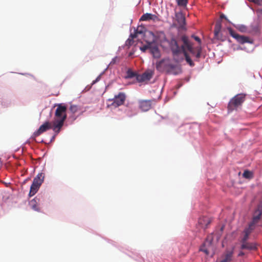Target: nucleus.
<instances>
[{
  "label": "nucleus",
  "instance_id": "nucleus-37",
  "mask_svg": "<svg viewBox=\"0 0 262 262\" xmlns=\"http://www.w3.org/2000/svg\"><path fill=\"white\" fill-rule=\"evenodd\" d=\"M54 133H55V134H54V135L53 136V137H52V140H54V139H55V137L57 136V135H55V132H54Z\"/></svg>",
  "mask_w": 262,
  "mask_h": 262
},
{
  "label": "nucleus",
  "instance_id": "nucleus-23",
  "mask_svg": "<svg viewBox=\"0 0 262 262\" xmlns=\"http://www.w3.org/2000/svg\"><path fill=\"white\" fill-rule=\"evenodd\" d=\"M143 32L142 30H140L139 29H137L136 30V32L134 34H132L130 35V37L132 38L131 39H128V40L129 41V45H131L132 43L131 42H133V39L136 37H137V34H142Z\"/></svg>",
  "mask_w": 262,
  "mask_h": 262
},
{
  "label": "nucleus",
  "instance_id": "nucleus-35",
  "mask_svg": "<svg viewBox=\"0 0 262 262\" xmlns=\"http://www.w3.org/2000/svg\"><path fill=\"white\" fill-rule=\"evenodd\" d=\"M117 59V57H115V58L113 59L112 61L111 62V64L114 63Z\"/></svg>",
  "mask_w": 262,
  "mask_h": 262
},
{
  "label": "nucleus",
  "instance_id": "nucleus-2",
  "mask_svg": "<svg viewBox=\"0 0 262 262\" xmlns=\"http://www.w3.org/2000/svg\"><path fill=\"white\" fill-rule=\"evenodd\" d=\"M57 108L55 113V118L53 121V130L57 135L62 128L64 122L67 118V107L63 104L60 103L56 105Z\"/></svg>",
  "mask_w": 262,
  "mask_h": 262
},
{
  "label": "nucleus",
  "instance_id": "nucleus-22",
  "mask_svg": "<svg viewBox=\"0 0 262 262\" xmlns=\"http://www.w3.org/2000/svg\"><path fill=\"white\" fill-rule=\"evenodd\" d=\"M232 255L233 252L232 251L228 252L225 255V258L221 262H230L232 260Z\"/></svg>",
  "mask_w": 262,
  "mask_h": 262
},
{
  "label": "nucleus",
  "instance_id": "nucleus-19",
  "mask_svg": "<svg viewBox=\"0 0 262 262\" xmlns=\"http://www.w3.org/2000/svg\"><path fill=\"white\" fill-rule=\"evenodd\" d=\"M39 199L37 197L32 199L29 202V205L30 207L34 210L39 211V208L38 207Z\"/></svg>",
  "mask_w": 262,
  "mask_h": 262
},
{
  "label": "nucleus",
  "instance_id": "nucleus-20",
  "mask_svg": "<svg viewBox=\"0 0 262 262\" xmlns=\"http://www.w3.org/2000/svg\"><path fill=\"white\" fill-rule=\"evenodd\" d=\"M150 52L154 58H159L160 57V52L157 46L152 45Z\"/></svg>",
  "mask_w": 262,
  "mask_h": 262
},
{
  "label": "nucleus",
  "instance_id": "nucleus-15",
  "mask_svg": "<svg viewBox=\"0 0 262 262\" xmlns=\"http://www.w3.org/2000/svg\"><path fill=\"white\" fill-rule=\"evenodd\" d=\"M254 228V227L252 226V225H249V227L244 230V235L241 241L242 243L247 242L249 238V235L251 234Z\"/></svg>",
  "mask_w": 262,
  "mask_h": 262
},
{
  "label": "nucleus",
  "instance_id": "nucleus-6",
  "mask_svg": "<svg viewBox=\"0 0 262 262\" xmlns=\"http://www.w3.org/2000/svg\"><path fill=\"white\" fill-rule=\"evenodd\" d=\"M228 30L230 35L235 38L238 43L241 44H244L245 43H253V40L249 37L238 34L231 28H228Z\"/></svg>",
  "mask_w": 262,
  "mask_h": 262
},
{
  "label": "nucleus",
  "instance_id": "nucleus-26",
  "mask_svg": "<svg viewBox=\"0 0 262 262\" xmlns=\"http://www.w3.org/2000/svg\"><path fill=\"white\" fill-rule=\"evenodd\" d=\"M243 176L246 179H250L252 178V173L249 170H245Z\"/></svg>",
  "mask_w": 262,
  "mask_h": 262
},
{
  "label": "nucleus",
  "instance_id": "nucleus-32",
  "mask_svg": "<svg viewBox=\"0 0 262 262\" xmlns=\"http://www.w3.org/2000/svg\"><path fill=\"white\" fill-rule=\"evenodd\" d=\"M248 1L250 2H252L254 4H258L259 2V0H248Z\"/></svg>",
  "mask_w": 262,
  "mask_h": 262
},
{
  "label": "nucleus",
  "instance_id": "nucleus-31",
  "mask_svg": "<svg viewBox=\"0 0 262 262\" xmlns=\"http://www.w3.org/2000/svg\"><path fill=\"white\" fill-rule=\"evenodd\" d=\"M192 37H193V38H194V39L196 41H198L199 43H201V39H200L199 37H198V36H192Z\"/></svg>",
  "mask_w": 262,
  "mask_h": 262
},
{
  "label": "nucleus",
  "instance_id": "nucleus-21",
  "mask_svg": "<svg viewBox=\"0 0 262 262\" xmlns=\"http://www.w3.org/2000/svg\"><path fill=\"white\" fill-rule=\"evenodd\" d=\"M157 17L154 14L151 13H145L142 15L141 17L140 20V21H148L149 20H155Z\"/></svg>",
  "mask_w": 262,
  "mask_h": 262
},
{
  "label": "nucleus",
  "instance_id": "nucleus-1",
  "mask_svg": "<svg viewBox=\"0 0 262 262\" xmlns=\"http://www.w3.org/2000/svg\"><path fill=\"white\" fill-rule=\"evenodd\" d=\"M166 40L169 45L174 57L178 56L181 53H183L187 63L191 67L194 66L187 51H189L192 54H194L195 51L193 44L190 41L187 36L185 35H182L178 40H177L174 37L171 38L169 40Z\"/></svg>",
  "mask_w": 262,
  "mask_h": 262
},
{
  "label": "nucleus",
  "instance_id": "nucleus-30",
  "mask_svg": "<svg viewBox=\"0 0 262 262\" xmlns=\"http://www.w3.org/2000/svg\"><path fill=\"white\" fill-rule=\"evenodd\" d=\"M78 108L76 105H71L70 107V111L73 114L77 112Z\"/></svg>",
  "mask_w": 262,
  "mask_h": 262
},
{
  "label": "nucleus",
  "instance_id": "nucleus-12",
  "mask_svg": "<svg viewBox=\"0 0 262 262\" xmlns=\"http://www.w3.org/2000/svg\"><path fill=\"white\" fill-rule=\"evenodd\" d=\"M152 74L151 71H146L142 74H138L136 76V79L140 82L148 81L151 78Z\"/></svg>",
  "mask_w": 262,
  "mask_h": 262
},
{
  "label": "nucleus",
  "instance_id": "nucleus-27",
  "mask_svg": "<svg viewBox=\"0 0 262 262\" xmlns=\"http://www.w3.org/2000/svg\"><path fill=\"white\" fill-rule=\"evenodd\" d=\"M138 74H136L135 72H133L131 70H128L127 72V76L126 77L128 78H133L134 77H136V76Z\"/></svg>",
  "mask_w": 262,
  "mask_h": 262
},
{
  "label": "nucleus",
  "instance_id": "nucleus-25",
  "mask_svg": "<svg viewBox=\"0 0 262 262\" xmlns=\"http://www.w3.org/2000/svg\"><path fill=\"white\" fill-rule=\"evenodd\" d=\"M195 51V54H193L196 58H199L201 56V54L202 52V48L201 47H197L195 49L194 48Z\"/></svg>",
  "mask_w": 262,
  "mask_h": 262
},
{
  "label": "nucleus",
  "instance_id": "nucleus-8",
  "mask_svg": "<svg viewBox=\"0 0 262 262\" xmlns=\"http://www.w3.org/2000/svg\"><path fill=\"white\" fill-rule=\"evenodd\" d=\"M52 127L53 122H50L49 121H46L39 127V128L36 132L33 133L32 136V138L35 139L36 137L39 136L44 132L50 129H52Z\"/></svg>",
  "mask_w": 262,
  "mask_h": 262
},
{
  "label": "nucleus",
  "instance_id": "nucleus-17",
  "mask_svg": "<svg viewBox=\"0 0 262 262\" xmlns=\"http://www.w3.org/2000/svg\"><path fill=\"white\" fill-rule=\"evenodd\" d=\"M249 33L256 34L259 31V27L257 22H254L248 27Z\"/></svg>",
  "mask_w": 262,
  "mask_h": 262
},
{
  "label": "nucleus",
  "instance_id": "nucleus-13",
  "mask_svg": "<svg viewBox=\"0 0 262 262\" xmlns=\"http://www.w3.org/2000/svg\"><path fill=\"white\" fill-rule=\"evenodd\" d=\"M211 243H212V238L209 237H208L205 242L203 246L201 248L200 250L202 251L205 252L206 254H209V250L211 247Z\"/></svg>",
  "mask_w": 262,
  "mask_h": 262
},
{
  "label": "nucleus",
  "instance_id": "nucleus-5",
  "mask_svg": "<svg viewBox=\"0 0 262 262\" xmlns=\"http://www.w3.org/2000/svg\"><path fill=\"white\" fill-rule=\"evenodd\" d=\"M45 174L42 172L39 173L36 177L34 178L30 187L29 194L30 196H32L37 193L40 186L43 182Z\"/></svg>",
  "mask_w": 262,
  "mask_h": 262
},
{
  "label": "nucleus",
  "instance_id": "nucleus-4",
  "mask_svg": "<svg viewBox=\"0 0 262 262\" xmlns=\"http://www.w3.org/2000/svg\"><path fill=\"white\" fill-rule=\"evenodd\" d=\"M245 100V95L238 94L233 97L229 101L228 105V111L232 112L241 107Z\"/></svg>",
  "mask_w": 262,
  "mask_h": 262
},
{
  "label": "nucleus",
  "instance_id": "nucleus-28",
  "mask_svg": "<svg viewBox=\"0 0 262 262\" xmlns=\"http://www.w3.org/2000/svg\"><path fill=\"white\" fill-rule=\"evenodd\" d=\"M152 43L151 42H148L147 45H145L140 48L141 50L145 52L147 49H150Z\"/></svg>",
  "mask_w": 262,
  "mask_h": 262
},
{
  "label": "nucleus",
  "instance_id": "nucleus-33",
  "mask_svg": "<svg viewBox=\"0 0 262 262\" xmlns=\"http://www.w3.org/2000/svg\"><path fill=\"white\" fill-rule=\"evenodd\" d=\"M220 18H221V19L225 18V19H227L226 16L224 14H222L220 15Z\"/></svg>",
  "mask_w": 262,
  "mask_h": 262
},
{
  "label": "nucleus",
  "instance_id": "nucleus-3",
  "mask_svg": "<svg viewBox=\"0 0 262 262\" xmlns=\"http://www.w3.org/2000/svg\"><path fill=\"white\" fill-rule=\"evenodd\" d=\"M177 66L172 64L169 59H162L156 63V69L160 72H165L169 74H177Z\"/></svg>",
  "mask_w": 262,
  "mask_h": 262
},
{
  "label": "nucleus",
  "instance_id": "nucleus-36",
  "mask_svg": "<svg viewBox=\"0 0 262 262\" xmlns=\"http://www.w3.org/2000/svg\"><path fill=\"white\" fill-rule=\"evenodd\" d=\"M99 77H98L95 80H94L93 81L92 84H93L95 83L97 81H98L99 80Z\"/></svg>",
  "mask_w": 262,
  "mask_h": 262
},
{
  "label": "nucleus",
  "instance_id": "nucleus-14",
  "mask_svg": "<svg viewBox=\"0 0 262 262\" xmlns=\"http://www.w3.org/2000/svg\"><path fill=\"white\" fill-rule=\"evenodd\" d=\"M222 28V22L221 20H218L216 21L214 30V36L217 39H221L223 40L221 37V34L220 31Z\"/></svg>",
  "mask_w": 262,
  "mask_h": 262
},
{
  "label": "nucleus",
  "instance_id": "nucleus-24",
  "mask_svg": "<svg viewBox=\"0 0 262 262\" xmlns=\"http://www.w3.org/2000/svg\"><path fill=\"white\" fill-rule=\"evenodd\" d=\"M238 30L243 33H249V28L247 26L245 25H239L238 28Z\"/></svg>",
  "mask_w": 262,
  "mask_h": 262
},
{
  "label": "nucleus",
  "instance_id": "nucleus-18",
  "mask_svg": "<svg viewBox=\"0 0 262 262\" xmlns=\"http://www.w3.org/2000/svg\"><path fill=\"white\" fill-rule=\"evenodd\" d=\"M242 249H247L249 250H254L257 249L256 245L253 243L245 242L242 243L241 245Z\"/></svg>",
  "mask_w": 262,
  "mask_h": 262
},
{
  "label": "nucleus",
  "instance_id": "nucleus-11",
  "mask_svg": "<svg viewBox=\"0 0 262 262\" xmlns=\"http://www.w3.org/2000/svg\"><path fill=\"white\" fill-rule=\"evenodd\" d=\"M154 100H140L138 101L139 108L143 112H147L151 108Z\"/></svg>",
  "mask_w": 262,
  "mask_h": 262
},
{
  "label": "nucleus",
  "instance_id": "nucleus-16",
  "mask_svg": "<svg viewBox=\"0 0 262 262\" xmlns=\"http://www.w3.org/2000/svg\"><path fill=\"white\" fill-rule=\"evenodd\" d=\"M210 222V219L207 216H202L200 217L198 221L199 224L202 228H206Z\"/></svg>",
  "mask_w": 262,
  "mask_h": 262
},
{
  "label": "nucleus",
  "instance_id": "nucleus-9",
  "mask_svg": "<svg viewBox=\"0 0 262 262\" xmlns=\"http://www.w3.org/2000/svg\"><path fill=\"white\" fill-rule=\"evenodd\" d=\"M173 25L181 29L184 28L185 26V17L181 12L175 13V20Z\"/></svg>",
  "mask_w": 262,
  "mask_h": 262
},
{
  "label": "nucleus",
  "instance_id": "nucleus-10",
  "mask_svg": "<svg viewBox=\"0 0 262 262\" xmlns=\"http://www.w3.org/2000/svg\"><path fill=\"white\" fill-rule=\"evenodd\" d=\"M126 99V95L124 93L120 92L118 95H115L114 98L112 99H110V101H112V105L116 107L123 105Z\"/></svg>",
  "mask_w": 262,
  "mask_h": 262
},
{
  "label": "nucleus",
  "instance_id": "nucleus-7",
  "mask_svg": "<svg viewBox=\"0 0 262 262\" xmlns=\"http://www.w3.org/2000/svg\"><path fill=\"white\" fill-rule=\"evenodd\" d=\"M262 214V200L259 202L258 205L254 210L252 222L249 224L250 225H252V226H255V225L257 224L259 220L261 218V215Z\"/></svg>",
  "mask_w": 262,
  "mask_h": 262
},
{
  "label": "nucleus",
  "instance_id": "nucleus-29",
  "mask_svg": "<svg viewBox=\"0 0 262 262\" xmlns=\"http://www.w3.org/2000/svg\"><path fill=\"white\" fill-rule=\"evenodd\" d=\"M177 4L179 6H186L188 3V0H177Z\"/></svg>",
  "mask_w": 262,
  "mask_h": 262
},
{
  "label": "nucleus",
  "instance_id": "nucleus-34",
  "mask_svg": "<svg viewBox=\"0 0 262 262\" xmlns=\"http://www.w3.org/2000/svg\"><path fill=\"white\" fill-rule=\"evenodd\" d=\"M244 254H245V253H244L243 252L241 251V252L239 253V254H238V256H243Z\"/></svg>",
  "mask_w": 262,
  "mask_h": 262
}]
</instances>
